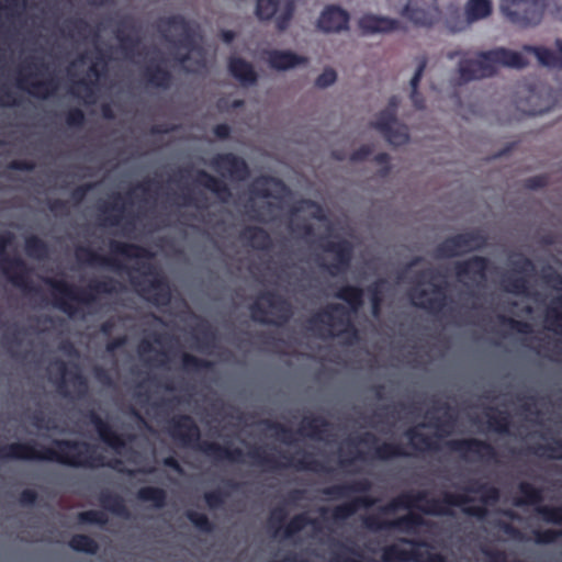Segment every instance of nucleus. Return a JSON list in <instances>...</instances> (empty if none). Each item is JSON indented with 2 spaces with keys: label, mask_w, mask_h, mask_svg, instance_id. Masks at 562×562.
<instances>
[{
  "label": "nucleus",
  "mask_w": 562,
  "mask_h": 562,
  "mask_svg": "<svg viewBox=\"0 0 562 562\" xmlns=\"http://www.w3.org/2000/svg\"><path fill=\"white\" fill-rule=\"evenodd\" d=\"M53 445L56 449L37 445L35 441L0 446V460L50 461L76 469L110 468L128 475L135 473L125 469L120 459L105 461L104 457L98 454L95 448L87 441L55 439Z\"/></svg>",
  "instance_id": "f257e3e1"
},
{
  "label": "nucleus",
  "mask_w": 562,
  "mask_h": 562,
  "mask_svg": "<svg viewBox=\"0 0 562 562\" xmlns=\"http://www.w3.org/2000/svg\"><path fill=\"white\" fill-rule=\"evenodd\" d=\"M166 431L180 447L199 450L212 460L243 462L244 452L240 448H229L215 441H202L201 430L190 415L180 414L171 417Z\"/></svg>",
  "instance_id": "f03ea898"
},
{
  "label": "nucleus",
  "mask_w": 562,
  "mask_h": 562,
  "mask_svg": "<svg viewBox=\"0 0 562 562\" xmlns=\"http://www.w3.org/2000/svg\"><path fill=\"white\" fill-rule=\"evenodd\" d=\"M44 283L52 289L54 306L70 317L78 312V308L70 301L92 305L97 302L99 294L116 293L120 284L117 280L111 277L93 280L86 289H79L63 279L45 278Z\"/></svg>",
  "instance_id": "7ed1b4c3"
},
{
  "label": "nucleus",
  "mask_w": 562,
  "mask_h": 562,
  "mask_svg": "<svg viewBox=\"0 0 562 562\" xmlns=\"http://www.w3.org/2000/svg\"><path fill=\"white\" fill-rule=\"evenodd\" d=\"M528 60L518 52L497 47L476 53V58H461L458 65L460 80L468 83L473 80L493 77L499 66L521 69Z\"/></svg>",
  "instance_id": "20e7f679"
},
{
  "label": "nucleus",
  "mask_w": 562,
  "mask_h": 562,
  "mask_svg": "<svg viewBox=\"0 0 562 562\" xmlns=\"http://www.w3.org/2000/svg\"><path fill=\"white\" fill-rule=\"evenodd\" d=\"M471 499L462 494L446 493L442 498H429L426 491L416 493H402L384 507V512L390 513L396 509L418 508L420 512L432 516H450L452 512L449 507H460Z\"/></svg>",
  "instance_id": "39448f33"
},
{
  "label": "nucleus",
  "mask_w": 562,
  "mask_h": 562,
  "mask_svg": "<svg viewBox=\"0 0 562 562\" xmlns=\"http://www.w3.org/2000/svg\"><path fill=\"white\" fill-rule=\"evenodd\" d=\"M372 488V483L368 479L353 480L348 483L335 484L323 488L322 493L333 499H342L351 494L359 493L352 499L337 505L331 510V518L335 521H342L355 515L361 508H370L375 504V498L368 493Z\"/></svg>",
  "instance_id": "423d86ee"
},
{
  "label": "nucleus",
  "mask_w": 562,
  "mask_h": 562,
  "mask_svg": "<svg viewBox=\"0 0 562 562\" xmlns=\"http://www.w3.org/2000/svg\"><path fill=\"white\" fill-rule=\"evenodd\" d=\"M308 329L316 330L319 325L327 327V336L346 337V344L352 345L359 339L356 326L349 319V311L340 303H330L307 321Z\"/></svg>",
  "instance_id": "0eeeda50"
},
{
  "label": "nucleus",
  "mask_w": 562,
  "mask_h": 562,
  "mask_svg": "<svg viewBox=\"0 0 562 562\" xmlns=\"http://www.w3.org/2000/svg\"><path fill=\"white\" fill-rule=\"evenodd\" d=\"M553 3L557 13L562 19V0H548L546 5ZM502 13L514 24L530 26L540 23L544 3L540 0H502Z\"/></svg>",
  "instance_id": "6e6552de"
},
{
  "label": "nucleus",
  "mask_w": 562,
  "mask_h": 562,
  "mask_svg": "<svg viewBox=\"0 0 562 562\" xmlns=\"http://www.w3.org/2000/svg\"><path fill=\"white\" fill-rule=\"evenodd\" d=\"M143 277L150 279H139L132 277L131 283L136 289L139 296L155 306H167L171 301V288L167 278L158 271L151 263H143Z\"/></svg>",
  "instance_id": "1a4fd4ad"
},
{
  "label": "nucleus",
  "mask_w": 562,
  "mask_h": 562,
  "mask_svg": "<svg viewBox=\"0 0 562 562\" xmlns=\"http://www.w3.org/2000/svg\"><path fill=\"white\" fill-rule=\"evenodd\" d=\"M437 278V271L432 268L424 269L415 274V282L418 285L430 284L432 286L434 296H428V291L422 288H412L409 296L414 306L424 310L430 314H440L443 312L448 296L445 293V289L434 283Z\"/></svg>",
  "instance_id": "9d476101"
},
{
  "label": "nucleus",
  "mask_w": 562,
  "mask_h": 562,
  "mask_svg": "<svg viewBox=\"0 0 562 562\" xmlns=\"http://www.w3.org/2000/svg\"><path fill=\"white\" fill-rule=\"evenodd\" d=\"M12 240L13 235L10 232L0 235V271L15 288L27 293H37L38 288L32 284L31 269L26 262L19 256L8 257L5 255V249Z\"/></svg>",
  "instance_id": "9b49d317"
},
{
  "label": "nucleus",
  "mask_w": 562,
  "mask_h": 562,
  "mask_svg": "<svg viewBox=\"0 0 562 562\" xmlns=\"http://www.w3.org/2000/svg\"><path fill=\"white\" fill-rule=\"evenodd\" d=\"M247 456L257 465L266 467L269 470L288 469L294 468L297 471H313V472H325L328 471L322 462L314 459L311 453L303 452L302 457L296 459L293 456H289L284 452L280 453L281 458L285 459L286 462L282 463L277 458L267 452L262 447L251 448Z\"/></svg>",
  "instance_id": "f8f14e48"
},
{
  "label": "nucleus",
  "mask_w": 562,
  "mask_h": 562,
  "mask_svg": "<svg viewBox=\"0 0 562 562\" xmlns=\"http://www.w3.org/2000/svg\"><path fill=\"white\" fill-rule=\"evenodd\" d=\"M259 300L265 301L268 306L273 310L277 319L274 321L269 318L267 310L259 301H256L249 306L251 318L256 323L279 326L289 322L293 315L291 303L274 291H265L260 293Z\"/></svg>",
  "instance_id": "ddd939ff"
},
{
  "label": "nucleus",
  "mask_w": 562,
  "mask_h": 562,
  "mask_svg": "<svg viewBox=\"0 0 562 562\" xmlns=\"http://www.w3.org/2000/svg\"><path fill=\"white\" fill-rule=\"evenodd\" d=\"M398 102L397 97H391L387 108L380 111L371 123L373 128L379 131L390 144L395 146L404 145L409 139L407 127L400 124L396 119Z\"/></svg>",
  "instance_id": "4468645a"
},
{
  "label": "nucleus",
  "mask_w": 562,
  "mask_h": 562,
  "mask_svg": "<svg viewBox=\"0 0 562 562\" xmlns=\"http://www.w3.org/2000/svg\"><path fill=\"white\" fill-rule=\"evenodd\" d=\"M486 244V238L479 231H470L447 237L435 248L434 256L448 259L463 254L480 250Z\"/></svg>",
  "instance_id": "2eb2a0df"
},
{
  "label": "nucleus",
  "mask_w": 562,
  "mask_h": 562,
  "mask_svg": "<svg viewBox=\"0 0 562 562\" xmlns=\"http://www.w3.org/2000/svg\"><path fill=\"white\" fill-rule=\"evenodd\" d=\"M445 446L465 461H492L497 458L494 446L477 438L451 439L446 441Z\"/></svg>",
  "instance_id": "dca6fc26"
},
{
  "label": "nucleus",
  "mask_w": 562,
  "mask_h": 562,
  "mask_svg": "<svg viewBox=\"0 0 562 562\" xmlns=\"http://www.w3.org/2000/svg\"><path fill=\"white\" fill-rule=\"evenodd\" d=\"M401 14L415 26L426 29L432 27L441 19L437 0H409Z\"/></svg>",
  "instance_id": "f3484780"
},
{
  "label": "nucleus",
  "mask_w": 562,
  "mask_h": 562,
  "mask_svg": "<svg viewBox=\"0 0 562 562\" xmlns=\"http://www.w3.org/2000/svg\"><path fill=\"white\" fill-rule=\"evenodd\" d=\"M319 246L323 251L334 255V260L323 266L329 276L338 277L349 270L353 258V246L349 240H327L322 238Z\"/></svg>",
  "instance_id": "a211bd4d"
},
{
  "label": "nucleus",
  "mask_w": 562,
  "mask_h": 562,
  "mask_svg": "<svg viewBox=\"0 0 562 562\" xmlns=\"http://www.w3.org/2000/svg\"><path fill=\"white\" fill-rule=\"evenodd\" d=\"M492 11L491 0H468L464 5V16L459 13L457 16L451 14L447 18L446 24L451 32H460L469 27L470 24L490 16Z\"/></svg>",
  "instance_id": "6ab92c4d"
},
{
  "label": "nucleus",
  "mask_w": 562,
  "mask_h": 562,
  "mask_svg": "<svg viewBox=\"0 0 562 562\" xmlns=\"http://www.w3.org/2000/svg\"><path fill=\"white\" fill-rule=\"evenodd\" d=\"M209 166L223 177L234 181H244L249 177V167L246 160L233 153L216 154Z\"/></svg>",
  "instance_id": "aec40b11"
},
{
  "label": "nucleus",
  "mask_w": 562,
  "mask_h": 562,
  "mask_svg": "<svg viewBox=\"0 0 562 562\" xmlns=\"http://www.w3.org/2000/svg\"><path fill=\"white\" fill-rule=\"evenodd\" d=\"M491 261L483 256H473L462 261L454 263V273L457 278L462 281L469 279L476 286L484 285L487 280V271Z\"/></svg>",
  "instance_id": "412c9836"
},
{
  "label": "nucleus",
  "mask_w": 562,
  "mask_h": 562,
  "mask_svg": "<svg viewBox=\"0 0 562 562\" xmlns=\"http://www.w3.org/2000/svg\"><path fill=\"white\" fill-rule=\"evenodd\" d=\"M86 417L95 428L100 439L115 452L121 453L126 448V439L116 432L113 427L104 420L95 411L87 412Z\"/></svg>",
  "instance_id": "4be33fe9"
},
{
  "label": "nucleus",
  "mask_w": 562,
  "mask_h": 562,
  "mask_svg": "<svg viewBox=\"0 0 562 562\" xmlns=\"http://www.w3.org/2000/svg\"><path fill=\"white\" fill-rule=\"evenodd\" d=\"M349 13L338 5H327L321 13L317 26L326 33H337L348 30Z\"/></svg>",
  "instance_id": "5701e85b"
},
{
  "label": "nucleus",
  "mask_w": 562,
  "mask_h": 562,
  "mask_svg": "<svg viewBox=\"0 0 562 562\" xmlns=\"http://www.w3.org/2000/svg\"><path fill=\"white\" fill-rule=\"evenodd\" d=\"M358 26L366 35L386 34L402 29L398 20L371 13L363 14L358 21Z\"/></svg>",
  "instance_id": "b1692460"
},
{
  "label": "nucleus",
  "mask_w": 562,
  "mask_h": 562,
  "mask_svg": "<svg viewBox=\"0 0 562 562\" xmlns=\"http://www.w3.org/2000/svg\"><path fill=\"white\" fill-rule=\"evenodd\" d=\"M30 77L31 75L21 74L18 78V86L20 88L27 87V92L33 97L47 99L58 90L59 82L54 76H48L38 81H30Z\"/></svg>",
  "instance_id": "393cba45"
},
{
  "label": "nucleus",
  "mask_w": 562,
  "mask_h": 562,
  "mask_svg": "<svg viewBox=\"0 0 562 562\" xmlns=\"http://www.w3.org/2000/svg\"><path fill=\"white\" fill-rule=\"evenodd\" d=\"M267 63L270 68L283 71L306 65L308 59L291 50L271 49L267 52Z\"/></svg>",
  "instance_id": "a878e982"
},
{
  "label": "nucleus",
  "mask_w": 562,
  "mask_h": 562,
  "mask_svg": "<svg viewBox=\"0 0 562 562\" xmlns=\"http://www.w3.org/2000/svg\"><path fill=\"white\" fill-rule=\"evenodd\" d=\"M554 46L555 52L543 46L532 45H524L522 50L533 54L542 66L562 69V38H557Z\"/></svg>",
  "instance_id": "bb28decb"
},
{
  "label": "nucleus",
  "mask_w": 562,
  "mask_h": 562,
  "mask_svg": "<svg viewBox=\"0 0 562 562\" xmlns=\"http://www.w3.org/2000/svg\"><path fill=\"white\" fill-rule=\"evenodd\" d=\"M228 71L241 86H254L258 81V74L254 66L246 59L237 56H232L228 59Z\"/></svg>",
  "instance_id": "cd10ccee"
},
{
  "label": "nucleus",
  "mask_w": 562,
  "mask_h": 562,
  "mask_svg": "<svg viewBox=\"0 0 562 562\" xmlns=\"http://www.w3.org/2000/svg\"><path fill=\"white\" fill-rule=\"evenodd\" d=\"M194 182L211 191L222 202H227L232 196V191L224 180L203 169L196 171Z\"/></svg>",
  "instance_id": "c85d7f7f"
},
{
  "label": "nucleus",
  "mask_w": 562,
  "mask_h": 562,
  "mask_svg": "<svg viewBox=\"0 0 562 562\" xmlns=\"http://www.w3.org/2000/svg\"><path fill=\"white\" fill-rule=\"evenodd\" d=\"M143 79L155 88L169 89L172 83V74L160 64L150 63L143 69Z\"/></svg>",
  "instance_id": "c756f323"
},
{
  "label": "nucleus",
  "mask_w": 562,
  "mask_h": 562,
  "mask_svg": "<svg viewBox=\"0 0 562 562\" xmlns=\"http://www.w3.org/2000/svg\"><path fill=\"white\" fill-rule=\"evenodd\" d=\"M75 255H76V259L79 262H83V263H87L90 266L98 265V266L110 267L115 270L122 269V265L117 259L102 256L89 247H83V246L78 247L76 249Z\"/></svg>",
  "instance_id": "7c9ffc66"
},
{
  "label": "nucleus",
  "mask_w": 562,
  "mask_h": 562,
  "mask_svg": "<svg viewBox=\"0 0 562 562\" xmlns=\"http://www.w3.org/2000/svg\"><path fill=\"white\" fill-rule=\"evenodd\" d=\"M404 435L416 452H437L440 450L437 440L432 436L420 432L418 427L408 428Z\"/></svg>",
  "instance_id": "2f4dec72"
},
{
  "label": "nucleus",
  "mask_w": 562,
  "mask_h": 562,
  "mask_svg": "<svg viewBox=\"0 0 562 562\" xmlns=\"http://www.w3.org/2000/svg\"><path fill=\"white\" fill-rule=\"evenodd\" d=\"M241 238L256 250H270L272 239L269 233L259 226H248L241 232Z\"/></svg>",
  "instance_id": "473e14b6"
},
{
  "label": "nucleus",
  "mask_w": 562,
  "mask_h": 562,
  "mask_svg": "<svg viewBox=\"0 0 562 562\" xmlns=\"http://www.w3.org/2000/svg\"><path fill=\"white\" fill-rule=\"evenodd\" d=\"M124 29L134 30V23L130 19H124L120 22V26L115 31V37L120 42L122 50L126 56L133 55L140 44V38L137 35L126 34Z\"/></svg>",
  "instance_id": "72a5a7b5"
},
{
  "label": "nucleus",
  "mask_w": 562,
  "mask_h": 562,
  "mask_svg": "<svg viewBox=\"0 0 562 562\" xmlns=\"http://www.w3.org/2000/svg\"><path fill=\"white\" fill-rule=\"evenodd\" d=\"M330 423L321 416L304 417L300 432H305L307 437L316 440L323 439V435L329 432Z\"/></svg>",
  "instance_id": "f704fd0d"
},
{
  "label": "nucleus",
  "mask_w": 562,
  "mask_h": 562,
  "mask_svg": "<svg viewBox=\"0 0 562 562\" xmlns=\"http://www.w3.org/2000/svg\"><path fill=\"white\" fill-rule=\"evenodd\" d=\"M363 294L364 291L362 288L345 284L336 291L334 296L347 303L350 311L358 312L363 306Z\"/></svg>",
  "instance_id": "c9c22d12"
},
{
  "label": "nucleus",
  "mask_w": 562,
  "mask_h": 562,
  "mask_svg": "<svg viewBox=\"0 0 562 562\" xmlns=\"http://www.w3.org/2000/svg\"><path fill=\"white\" fill-rule=\"evenodd\" d=\"M110 249L113 254L130 259H148L151 257V254L147 248L131 243L112 240L110 243Z\"/></svg>",
  "instance_id": "e433bc0d"
},
{
  "label": "nucleus",
  "mask_w": 562,
  "mask_h": 562,
  "mask_svg": "<svg viewBox=\"0 0 562 562\" xmlns=\"http://www.w3.org/2000/svg\"><path fill=\"white\" fill-rule=\"evenodd\" d=\"M122 200L119 193L113 194V201L104 203L99 206V211L104 216L102 217V225L117 226L123 217L124 206L117 202Z\"/></svg>",
  "instance_id": "4c0bfd02"
},
{
  "label": "nucleus",
  "mask_w": 562,
  "mask_h": 562,
  "mask_svg": "<svg viewBox=\"0 0 562 562\" xmlns=\"http://www.w3.org/2000/svg\"><path fill=\"white\" fill-rule=\"evenodd\" d=\"M437 409H445L443 418L432 417L430 416V412L426 414V417L430 419L429 424H420L419 427H435L439 434H436L435 437L448 436L451 434L454 426V418L449 414L450 406L447 403H443Z\"/></svg>",
  "instance_id": "58836bf2"
},
{
  "label": "nucleus",
  "mask_w": 562,
  "mask_h": 562,
  "mask_svg": "<svg viewBox=\"0 0 562 562\" xmlns=\"http://www.w3.org/2000/svg\"><path fill=\"white\" fill-rule=\"evenodd\" d=\"M100 505L115 516L128 518L130 512L122 496L111 492H102L99 496Z\"/></svg>",
  "instance_id": "ea45409f"
},
{
  "label": "nucleus",
  "mask_w": 562,
  "mask_h": 562,
  "mask_svg": "<svg viewBox=\"0 0 562 562\" xmlns=\"http://www.w3.org/2000/svg\"><path fill=\"white\" fill-rule=\"evenodd\" d=\"M465 491L473 494H480L481 502L484 504L496 503L501 497V492L496 486L491 485L490 483H482L476 480L471 481L465 487Z\"/></svg>",
  "instance_id": "a19ab883"
},
{
  "label": "nucleus",
  "mask_w": 562,
  "mask_h": 562,
  "mask_svg": "<svg viewBox=\"0 0 562 562\" xmlns=\"http://www.w3.org/2000/svg\"><path fill=\"white\" fill-rule=\"evenodd\" d=\"M136 497L143 503H151L155 508H164L167 503V493L164 488L157 486L140 487Z\"/></svg>",
  "instance_id": "79ce46f5"
},
{
  "label": "nucleus",
  "mask_w": 562,
  "mask_h": 562,
  "mask_svg": "<svg viewBox=\"0 0 562 562\" xmlns=\"http://www.w3.org/2000/svg\"><path fill=\"white\" fill-rule=\"evenodd\" d=\"M519 497L515 499L516 506L536 505L543 499L542 490L533 486L529 482H520L518 484Z\"/></svg>",
  "instance_id": "37998d69"
},
{
  "label": "nucleus",
  "mask_w": 562,
  "mask_h": 562,
  "mask_svg": "<svg viewBox=\"0 0 562 562\" xmlns=\"http://www.w3.org/2000/svg\"><path fill=\"white\" fill-rule=\"evenodd\" d=\"M418 557L419 552L417 550H406L396 544H391L383 550L382 560L384 562H420Z\"/></svg>",
  "instance_id": "c03bdc74"
},
{
  "label": "nucleus",
  "mask_w": 562,
  "mask_h": 562,
  "mask_svg": "<svg viewBox=\"0 0 562 562\" xmlns=\"http://www.w3.org/2000/svg\"><path fill=\"white\" fill-rule=\"evenodd\" d=\"M425 524V519L420 515L414 513L390 520L391 529L407 533L415 532L418 527H422Z\"/></svg>",
  "instance_id": "a18cd8bd"
},
{
  "label": "nucleus",
  "mask_w": 562,
  "mask_h": 562,
  "mask_svg": "<svg viewBox=\"0 0 562 562\" xmlns=\"http://www.w3.org/2000/svg\"><path fill=\"white\" fill-rule=\"evenodd\" d=\"M313 526L316 528L317 520L312 519L307 513H300L294 515L289 522L284 526L282 536L283 538H292L297 532L302 531L305 527Z\"/></svg>",
  "instance_id": "49530a36"
},
{
  "label": "nucleus",
  "mask_w": 562,
  "mask_h": 562,
  "mask_svg": "<svg viewBox=\"0 0 562 562\" xmlns=\"http://www.w3.org/2000/svg\"><path fill=\"white\" fill-rule=\"evenodd\" d=\"M427 63H428V60H427L426 56H422L418 60V65L415 70V74L411 79V88H412L411 99H412V102L414 103L415 108H417L419 110L425 108V100H424L423 95L418 92V86H419L420 79L424 75V71L427 67Z\"/></svg>",
  "instance_id": "de8ad7c7"
},
{
  "label": "nucleus",
  "mask_w": 562,
  "mask_h": 562,
  "mask_svg": "<svg viewBox=\"0 0 562 562\" xmlns=\"http://www.w3.org/2000/svg\"><path fill=\"white\" fill-rule=\"evenodd\" d=\"M528 452L539 458L562 460V440L554 439L551 445H537L529 447Z\"/></svg>",
  "instance_id": "09e8293b"
},
{
  "label": "nucleus",
  "mask_w": 562,
  "mask_h": 562,
  "mask_svg": "<svg viewBox=\"0 0 562 562\" xmlns=\"http://www.w3.org/2000/svg\"><path fill=\"white\" fill-rule=\"evenodd\" d=\"M490 428L497 434H508L510 426V416L507 412L490 408L486 414Z\"/></svg>",
  "instance_id": "8fccbe9b"
},
{
  "label": "nucleus",
  "mask_w": 562,
  "mask_h": 562,
  "mask_svg": "<svg viewBox=\"0 0 562 562\" xmlns=\"http://www.w3.org/2000/svg\"><path fill=\"white\" fill-rule=\"evenodd\" d=\"M408 453L400 443L383 442L374 448L373 457L381 461H387L393 458L407 457Z\"/></svg>",
  "instance_id": "3c124183"
},
{
  "label": "nucleus",
  "mask_w": 562,
  "mask_h": 562,
  "mask_svg": "<svg viewBox=\"0 0 562 562\" xmlns=\"http://www.w3.org/2000/svg\"><path fill=\"white\" fill-rule=\"evenodd\" d=\"M385 284V279H378L367 288V291L370 294L371 312L374 317H378L381 314L383 305V289Z\"/></svg>",
  "instance_id": "603ef678"
},
{
  "label": "nucleus",
  "mask_w": 562,
  "mask_h": 562,
  "mask_svg": "<svg viewBox=\"0 0 562 562\" xmlns=\"http://www.w3.org/2000/svg\"><path fill=\"white\" fill-rule=\"evenodd\" d=\"M24 249L26 255L33 259H45L48 256L47 244L36 235H31L25 238Z\"/></svg>",
  "instance_id": "864d4df0"
},
{
  "label": "nucleus",
  "mask_w": 562,
  "mask_h": 562,
  "mask_svg": "<svg viewBox=\"0 0 562 562\" xmlns=\"http://www.w3.org/2000/svg\"><path fill=\"white\" fill-rule=\"evenodd\" d=\"M68 546L77 552H83L88 554H95L99 550V546L94 539L87 535L77 533L71 537Z\"/></svg>",
  "instance_id": "5fc2aeb1"
},
{
  "label": "nucleus",
  "mask_w": 562,
  "mask_h": 562,
  "mask_svg": "<svg viewBox=\"0 0 562 562\" xmlns=\"http://www.w3.org/2000/svg\"><path fill=\"white\" fill-rule=\"evenodd\" d=\"M504 290L516 295H530L529 282L522 276H507L503 279Z\"/></svg>",
  "instance_id": "6e6d98bb"
},
{
  "label": "nucleus",
  "mask_w": 562,
  "mask_h": 562,
  "mask_svg": "<svg viewBox=\"0 0 562 562\" xmlns=\"http://www.w3.org/2000/svg\"><path fill=\"white\" fill-rule=\"evenodd\" d=\"M555 307H549L546 315L548 328L562 334V295L553 300Z\"/></svg>",
  "instance_id": "4d7b16f0"
},
{
  "label": "nucleus",
  "mask_w": 562,
  "mask_h": 562,
  "mask_svg": "<svg viewBox=\"0 0 562 562\" xmlns=\"http://www.w3.org/2000/svg\"><path fill=\"white\" fill-rule=\"evenodd\" d=\"M281 5V0H257L256 14L259 20L272 19Z\"/></svg>",
  "instance_id": "13d9d810"
},
{
  "label": "nucleus",
  "mask_w": 562,
  "mask_h": 562,
  "mask_svg": "<svg viewBox=\"0 0 562 562\" xmlns=\"http://www.w3.org/2000/svg\"><path fill=\"white\" fill-rule=\"evenodd\" d=\"M186 517L201 532L210 533L214 531V524L203 513L188 510Z\"/></svg>",
  "instance_id": "bf43d9fd"
},
{
  "label": "nucleus",
  "mask_w": 562,
  "mask_h": 562,
  "mask_svg": "<svg viewBox=\"0 0 562 562\" xmlns=\"http://www.w3.org/2000/svg\"><path fill=\"white\" fill-rule=\"evenodd\" d=\"M295 3L293 0H285L282 3L281 12L276 16V27L278 31H285L293 18Z\"/></svg>",
  "instance_id": "052dcab7"
},
{
  "label": "nucleus",
  "mask_w": 562,
  "mask_h": 562,
  "mask_svg": "<svg viewBox=\"0 0 562 562\" xmlns=\"http://www.w3.org/2000/svg\"><path fill=\"white\" fill-rule=\"evenodd\" d=\"M182 369L187 372H199L204 369H209L211 367V362L193 356L191 353L184 352L181 356Z\"/></svg>",
  "instance_id": "680f3d73"
},
{
  "label": "nucleus",
  "mask_w": 562,
  "mask_h": 562,
  "mask_svg": "<svg viewBox=\"0 0 562 562\" xmlns=\"http://www.w3.org/2000/svg\"><path fill=\"white\" fill-rule=\"evenodd\" d=\"M110 56L103 50L98 49L97 56L94 57L92 64L89 66L88 75L94 77L95 79H100L106 72Z\"/></svg>",
  "instance_id": "e2e57ef3"
},
{
  "label": "nucleus",
  "mask_w": 562,
  "mask_h": 562,
  "mask_svg": "<svg viewBox=\"0 0 562 562\" xmlns=\"http://www.w3.org/2000/svg\"><path fill=\"white\" fill-rule=\"evenodd\" d=\"M536 510L543 521L548 524L562 525V506L540 505Z\"/></svg>",
  "instance_id": "0e129e2a"
},
{
  "label": "nucleus",
  "mask_w": 562,
  "mask_h": 562,
  "mask_svg": "<svg viewBox=\"0 0 562 562\" xmlns=\"http://www.w3.org/2000/svg\"><path fill=\"white\" fill-rule=\"evenodd\" d=\"M335 546L339 549L338 551L333 552L329 562H360L351 557L353 555H360V553L353 548L349 547L344 542L336 541Z\"/></svg>",
  "instance_id": "69168bd1"
},
{
  "label": "nucleus",
  "mask_w": 562,
  "mask_h": 562,
  "mask_svg": "<svg viewBox=\"0 0 562 562\" xmlns=\"http://www.w3.org/2000/svg\"><path fill=\"white\" fill-rule=\"evenodd\" d=\"M265 425L269 430H273L277 438L283 443L291 445L294 441V431L283 424L272 420H265Z\"/></svg>",
  "instance_id": "338daca9"
},
{
  "label": "nucleus",
  "mask_w": 562,
  "mask_h": 562,
  "mask_svg": "<svg viewBox=\"0 0 562 562\" xmlns=\"http://www.w3.org/2000/svg\"><path fill=\"white\" fill-rule=\"evenodd\" d=\"M78 521L86 525L104 526L108 522V517L100 510L89 509L78 514Z\"/></svg>",
  "instance_id": "774afa93"
}]
</instances>
